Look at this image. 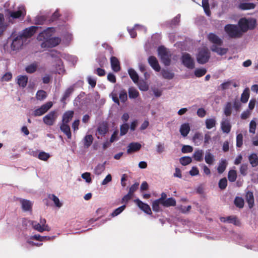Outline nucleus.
Returning a JSON list of instances; mask_svg holds the SVG:
<instances>
[{"label": "nucleus", "instance_id": "nucleus-1", "mask_svg": "<svg viewBox=\"0 0 258 258\" xmlns=\"http://www.w3.org/2000/svg\"><path fill=\"white\" fill-rule=\"evenodd\" d=\"M53 30V28H49L38 35L37 40L41 42V48L47 49L55 47L60 43L61 40L59 38H51Z\"/></svg>", "mask_w": 258, "mask_h": 258}, {"label": "nucleus", "instance_id": "nucleus-2", "mask_svg": "<svg viewBox=\"0 0 258 258\" xmlns=\"http://www.w3.org/2000/svg\"><path fill=\"white\" fill-rule=\"evenodd\" d=\"M226 34L231 38H237L242 36L243 33L240 27L233 24H227L224 27Z\"/></svg>", "mask_w": 258, "mask_h": 258}, {"label": "nucleus", "instance_id": "nucleus-3", "mask_svg": "<svg viewBox=\"0 0 258 258\" xmlns=\"http://www.w3.org/2000/svg\"><path fill=\"white\" fill-rule=\"evenodd\" d=\"M238 26L243 33L249 29H254L256 25V21L254 18H242L238 22Z\"/></svg>", "mask_w": 258, "mask_h": 258}, {"label": "nucleus", "instance_id": "nucleus-4", "mask_svg": "<svg viewBox=\"0 0 258 258\" xmlns=\"http://www.w3.org/2000/svg\"><path fill=\"white\" fill-rule=\"evenodd\" d=\"M210 58V52L208 49L204 47L199 49L197 56V61L199 63L204 64L207 62Z\"/></svg>", "mask_w": 258, "mask_h": 258}, {"label": "nucleus", "instance_id": "nucleus-5", "mask_svg": "<svg viewBox=\"0 0 258 258\" xmlns=\"http://www.w3.org/2000/svg\"><path fill=\"white\" fill-rule=\"evenodd\" d=\"M32 227L38 232H42L44 231H49L50 228L48 225L46 224V220L44 219H41L39 223L33 221L31 222Z\"/></svg>", "mask_w": 258, "mask_h": 258}, {"label": "nucleus", "instance_id": "nucleus-6", "mask_svg": "<svg viewBox=\"0 0 258 258\" xmlns=\"http://www.w3.org/2000/svg\"><path fill=\"white\" fill-rule=\"evenodd\" d=\"M158 55L160 57L162 62L168 66L170 61V54L168 50L163 46L159 47L158 48Z\"/></svg>", "mask_w": 258, "mask_h": 258}, {"label": "nucleus", "instance_id": "nucleus-7", "mask_svg": "<svg viewBox=\"0 0 258 258\" xmlns=\"http://www.w3.org/2000/svg\"><path fill=\"white\" fill-rule=\"evenodd\" d=\"M181 61L182 64L189 69L195 68V61L191 55L187 53H184L182 55Z\"/></svg>", "mask_w": 258, "mask_h": 258}, {"label": "nucleus", "instance_id": "nucleus-8", "mask_svg": "<svg viewBox=\"0 0 258 258\" xmlns=\"http://www.w3.org/2000/svg\"><path fill=\"white\" fill-rule=\"evenodd\" d=\"M52 106L51 102H48L36 108L33 111L32 115L34 116H41L46 113Z\"/></svg>", "mask_w": 258, "mask_h": 258}, {"label": "nucleus", "instance_id": "nucleus-9", "mask_svg": "<svg viewBox=\"0 0 258 258\" xmlns=\"http://www.w3.org/2000/svg\"><path fill=\"white\" fill-rule=\"evenodd\" d=\"M57 117V112L55 111L50 112L43 118V121L47 125H52Z\"/></svg>", "mask_w": 258, "mask_h": 258}, {"label": "nucleus", "instance_id": "nucleus-10", "mask_svg": "<svg viewBox=\"0 0 258 258\" xmlns=\"http://www.w3.org/2000/svg\"><path fill=\"white\" fill-rule=\"evenodd\" d=\"M23 37L20 35L18 36L11 43V49L14 51L19 50L23 45Z\"/></svg>", "mask_w": 258, "mask_h": 258}, {"label": "nucleus", "instance_id": "nucleus-11", "mask_svg": "<svg viewBox=\"0 0 258 258\" xmlns=\"http://www.w3.org/2000/svg\"><path fill=\"white\" fill-rule=\"evenodd\" d=\"M207 38L211 43L220 46L223 44L222 39L214 33H209L207 36Z\"/></svg>", "mask_w": 258, "mask_h": 258}, {"label": "nucleus", "instance_id": "nucleus-12", "mask_svg": "<svg viewBox=\"0 0 258 258\" xmlns=\"http://www.w3.org/2000/svg\"><path fill=\"white\" fill-rule=\"evenodd\" d=\"M134 202L138 205V207L145 213L149 215L152 214L151 208L147 204L142 202L139 199L135 200Z\"/></svg>", "mask_w": 258, "mask_h": 258}, {"label": "nucleus", "instance_id": "nucleus-13", "mask_svg": "<svg viewBox=\"0 0 258 258\" xmlns=\"http://www.w3.org/2000/svg\"><path fill=\"white\" fill-rule=\"evenodd\" d=\"M38 27L35 26H31L28 28H26L23 30L22 34L20 35L23 37V39L31 37L36 31Z\"/></svg>", "mask_w": 258, "mask_h": 258}, {"label": "nucleus", "instance_id": "nucleus-14", "mask_svg": "<svg viewBox=\"0 0 258 258\" xmlns=\"http://www.w3.org/2000/svg\"><path fill=\"white\" fill-rule=\"evenodd\" d=\"M26 14L24 7L20 6L18 8V10L16 12H10L9 15L13 18H18L21 16H24Z\"/></svg>", "mask_w": 258, "mask_h": 258}, {"label": "nucleus", "instance_id": "nucleus-15", "mask_svg": "<svg viewBox=\"0 0 258 258\" xmlns=\"http://www.w3.org/2000/svg\"><path fill=\"white\" fill-rule=\"evenodd\" d=\"M231 124L229 120L223 119L221 122V128L224 133L228 134L231 130Z\"/></svg>", "mask_w": 258, "mask_h": 258}, {"label": "nucleus", "instance_id": "nucleus-16", "mask_svg": "<svg viewBox=\"0 0 258 258\" xmlns=\"http://www.w3.org/2000/svg\"><path fill=\"white\" fill-rule=\"evenodd\" d=\"M213 52H216L219 55H223L226 54L228 51L227 48L221 47L217 45H213L211 48Z\"/></svg>", "mask_w": 258, "mask_h": 258}, {"label": "nucleus", "instance_id": "nucleus-17", "mask_svg": "<svg viewBox=\"0 0 258 258\" xmlns=\"http://www.w3.org/2000/svg\"><path fill=\"white\" fill-rule=\"evenodd\" d=\"M141 148V145L139 143H132L127 146V152L131 154L139 151Z\"/></svg>", "mask_w": 258, "mask_h": 258}, {"label": "nucleus", "instance_id": "nucleus-18", "mask_svg": "<svg viewBox=\"0 0 258 258\" xmlns=\"http://www.w3.org/2000/svg\"><path fill=\"white\" fill-rule=\"evenodd\" d=\"M148 62L151 67L156 71L159 72L160 70V67L158 64L156 58L154 56H150L148 58Z\"/></svg>", "mask_w": 258, "mask_h": 258}, {"label": "nucleus", "instance_id": "nucleus-19", "mask_svg": "<svg viewBox=\"0 0 258 258\" xmlns=\"http://www.w3.org/2000/svg\"><path fill=\"white\" fill-rule=\"evenodd\" d=\"M105 164L106 162L98 164L93 169L94 174L98 176L101 174L105 169Z\"/></svg>", "mask_w": 258, "mask_h": 258}, {"label": "nucleus", "instance_id": "nucleus-20", "mask_svg": "<svg viewBox=\"0 0 258 258\" xmlns=\"http://www.w3.org/2000/svg\"><path fill=\"white\" fill-rule=\"evenodd\" d=\"M110 62L112 69L114 72H118L120 69V67L119 61L118 59L114 56H112L110 58Z\"/></svg>", "mask_w": 258, "mask_h": 258}, {"label": "nucleus", "instance_id": "nucleus-21", "mask_svg": "<svg viewBox=\"0 0 258 258\" xmlns=\"http://www.w3.org/2000/svg\"><path fill=\"white\" fill-rule=\"evenodd\" d=\"M138 30L140 31H143L144 33L146 32L147 29L145 27L143 26L139 25H136L134 28L132 29H128V32L132 38H134L136 36V34L134 32V30Z\"/></svg>", "mask_w": 258, "mask_h": 258}, {"label": "nucleus", "instance_id": "nucleus-22", "mask_svg": "<svg viewBox=\"0 0 258 258\" xmlns=\"http://www.w3.org/2000/svg\"><path fill=\"white\" fill-rule=\"evenodd\" d=\"M20 202L21 204L22 208L24 211H29L31 210L32 203L30 201L25 199H20Z\"/></svg>", "mask_w": 258, "mask_h": 258}, {"label": "nucleus", "instance_id": "nucleus-23", "mask_svg": "<svg viewBox=\"0 0 258 258\" xmlns=\"http://www.w3.org/2000/svg\"><path fill=\"white\" fill-rule=\"evenodd\" d=\"M60 130L64 133L69 139H71L72 137L70 127L68 125V123H65L62 122L60 126Z\"/></svg>", "mask_w": 258, "mask_h": 258}, {"label": "nucleus", "instance_id": "nucleus-24", "mask_svg": "<svg viewBox=\"0 0 258 258\" xmlns=\"http://www.w3.org/2000/svg\"><path fill=\"white\" fill-rule=\"evenodd\" d=\"M61 56L72 64H75L78 60L77 57L76 56L70 55L69 54L63 53L61 55Z\"/></svg>", "mask_w": 258, "mask_h": 258}, {"label": "nucleus", "instance_id": "nucleus-25", "mask_svg": "<svg viewBox=\"0 0 258 258\" xmlns=\"http://www.w3.org/2000/svg\"><path fill=\"white\" fill-rule=\"evenodd\" d=\"M73 115V111H68L66 112L62 116V122L68 123L70 122V121L72 119Z\"/></svg>", "mask_w": 258, "mask_h": 258}, {"label": "nucleus", "instance_id": "nucleus-26", "mask_svg": "<svg viewBox=\"0 0 258 258\" xmlns=\"http://www.w3.org/2000/svg\"><path fill=\"white\" fill-rule=\"evenodd\" d=\"M180 133L183 137H186L190 131V126L188 123L182 124L180 128Z\"/></svg>", "mask_w": 258, "mask_h": 258}, {"label": "nucleus", "instance_id": "nucleus-27", "mask_svg": "<svg viewBox=\"0 0 258 258\" xmlns=\"http://www.w3.org/2000/svg\"><path fill=\"white\" fill-rule=\"evenodd\" d=\"M176 201L173 198L166 199L161 203V205L164 207H168L170 206H174L176 205Z\"/></svg>", "mask_w": 258, "mask_h": 258}, {"label": "nucleus", "instance_id": "nucleus-28", "mask_svg": "<svg viewBox=\"0 0 258 258\" xmlns=\"http://www.w3.org/2000/svg\"><path fill=\"white\" fill-rule=\"evenodd\" d=\"M255 7V5L251 3H241L238 6V8L242 10H248L253 9Z\"/></svg>", "mask_w": 258, "mask_h": 258}, {"label": "nucleus", "instance_id": "nucleus-29", "mask_svg": "<svg viewBox=\"0 0 258 258\" xmlns=\"http://www.w3.org/2000/svg\"><path fill=\"white\" fill-rule=\"evenodd\" d=\"M227 165V162L226 160L222 159L218 164L217 171L219 174L222 173L225 170Z\"/></svg>", "mask_w": 258, "mask_h": 258}, {"label": "nucleus", "instance_id": "nucleus-30", "mask_svg": "<svg viewBox=\"0 0 258 258\" xmlns=\"http://www.w3.org/2000/svg\"><path fill=\"white\" fill-rule=\"evenodd\" d=\"M245 199L246 202L248 204L249 208H252L254 204V198L252 192L250 191L247 192L245 196Z\"/></svg>", "mask_w": 258, "mask_h": 258}, {"label": "nucleus", "instance_id": "nucleus-31", "mask_svg": "<svg viewBox=\"0 0 258 258\" xmlns=\"http://www.w3.org/2000/svg\"><path fill=\"white\" fill-rule=\"evenodd\" d=\"M18 84L20 87H25L28 82V77L26 76H19L18 77Z\"/></svg>", "mask_w": 258, "mask_h": 258}, {"label": "nucleus", "instance_id": "nucleus-32", "mask_svg": "<svg viewBox=\"0 0 258 258\" xmlns=\"http://www.w3.org/2000/svg\"><path fill=\"white\" fill-rule=\"evenodd\" d=\"M205 124L206 128L208 130L211 129L215 127L216 124V120L215 118H207L205 120Z\"/></svg>", "mask_w": 258, "mask_h": 258}, {"label": "nucleus", "instance_id": "nucleus-33", "mask_svg": "<svg viewBox=\"0 0 258 258\" xmlns=\"http://www.w3.org/2000/svg\"><path fill=\"white\" fill-rule=\"evenodd\" d=\"M93 138L91 135H86L83 139L84 147L86 148L89 147L92 144Z\"/></svg>", "mask_w": 258, "mask_h": 258}, {"label": "nucleus", "instance_id": "nucleus-34", "mask_svg": "<svg viewBox=\"0 0 258 258\" xmlns=\"http://www.w3.org/2000/svg\"><path fill=\"white\" fill-rule=\"evenodd\" d=\"M250 164L252 167H255L258 165V157L255 154H251L248 157Z\"/></svg>", "mask_w": 258, "mask_h": 258}, {"label": "nucleus", "instance_id": "nucleus-35", "mask_svg": "<svg viewBox=\"0 0 258 258\" xmlns=\"http://www.w3.org/2000/svg\"><path fill=\"white\" fill-rule=\"evenodd\" d=\"M205 160V162L209 165L213 164L215 161L213 155H212L209 151H206Z\"/></svg>", "mask_w": 258, "mask_h": 258}, {"label": "nucleus", "instance_id": "nucleus-36", "mask_svg": "<svg viewBox=\"0 0 258 258\" xmlns=\"http://www.w3.org/2000/svg\"><path fill=\"white\" fill-rule=\"evenodd\" d=\"M203 151L202 150H197L193 154V157L197 161H201L203 158Z\"/></svg>", "mask_w": 258, "mask_h": 258}, {"label": "nucleus", "instance_id": "nucleus-37", "mask_svg": "<svg viewBox=\"0 0 258 258\" xmlns=\"http://www.w3.org/2000/svg\"><path fill=\"white\" fill-rule=\"evenodd\" d=\"M128 73L134 83H137L139 80V76L137 72L133 69H129Z\"/></svg>", "mask_w": 258, "mask_h": 258}, {"label": "nucleus", "instance_id": "nucleus-38", "mask_svg": "<svg viewBox=\"0 0 258 258\" xmlns=\"http://www.w3.org/2000/svg\"><path fill=\"white\" fill-rule=\"evenodd\" d=\"M202 140V135L200 133H196L193 138L192 140L195 143V144L197 146H199L201 144V141Z\"/></svg>", "mask_w": 258, "mask_h": 258}, {"label": "nucleus", "instance_id": "nucleus-39", "mask_svg": "<svg viewBox=\"0 0 258 258\" xmlns=\"http://www.w3.org/2000/svg\"><path fill=\"white\" fill-rule=\"evenodd\" d=\"M160 205H161V202L158 199L154 201L152 204L153 210L156 212L161 211Z\"/></svg>", "mask_w": 258, "mask_h": 258}, {"label": "nucleus", "instance_id": "nucleus-40", "mask_svg": "<svg viewBox=\"0 0 258 258\" xmlns=\"http://www.w3.org/2000/svg\"><path fill=\"white\" fill-rule=\"evenodd\" d=\"M139 93L137 89L134 88H130L128 89V95L130 98H136L138 97Z\"/></svg>", "mask_w": 258, "mask_h": 258}, {"label": "nucleus", "instance_id": "nucleus-41", "mask_svg": "<svg viewBox=\"0 0 258 258\" xmlns=\"http://www.w3.org/2000/svg\"><path fill=\"white\" fill-rule=\"evenodd\" d=\"M49 198L53 202L56 207L60 208L62 206V203L60 202L59 199L54 195H50Z\"/></svg>", "mask_w": 258, "mask_h": 258}, {"label": "nucleus", "instance_id": "nucleus-42", "mask_svg": "<svg viewBox=\"0 0 258 258\" xmlns=\"http://www.w3.org/2000/svg\"><path fill=\"white\" fill-rule=\"evenodd\" d=\"M98 133L101 135H104L107 132V126L106 124H100L97 128Z\"/></svg>", "mask_w": 258, "mask_h": 258}, {"label": "nucleus", "instance_id": "nucleus-43", "mask_svg": "<svg viewBox=\"0 0 258 258\" xmlns=\"http://www.w3.org/2000/svg\"><path fill=\"white\" fill-rule=\"evenodd\" d=\"M249 89L246 88L241 96V101L243 103H246L249 98Z\"/></svg>", "mask_w": 258, "mask_h": 258}, {"label": "nucleus", "instance_id": "nucleus-44", "mask_svg": "<svg viewBox=\"0 0 258 258\" xmlns=\"http://www.w3.org/2000/svg\"><path fill=\"white\" fill-rule=\"evenodd\" d=\"M237 178V173L235 170H230L228 174V178L231 182H234Z\"/></svg>", "mask_w": 258, "mask_h": 258}, {"label": "nucleus", "instance_id": "nucleus-45", "mask_svg": "<svg viewBox=\"0 0 258 258\" xmlns=\"http://www.w3.org/2000/svg\"><path fill=\"white\" fill-rule=\"evenodd\" d=\"M202 7L206 15L209 16L211 13L209 9L208 0H202Z\"/></svg>", "mask_w": 258, "mask_h": 258}, {"label": "nucleus", "instance_id": "nucleus-46", "mask_svg": "<svg viewBox=\"0 0 258 258\" xmlns=\"http://www.w3.org/2000/svg\"><path fill=\"white\" fill-rule=\"evenodd\" d=\"M50 156L49 154L46 153L45 152H40L37 156V157L41 160H43L44 161H47L49 158Z\"/></svg>", "mask_w": 258, "mask_h": 258}, {"label": "nucleus", "instance_id": "nucleus-47", "mask_svg": "<svg viewBox=\"0 0 258 258\" xmlns=\"http://www.w3.org/2000/svg\"><path fill=\"white\" fill-rule=\"evenodd\" d=\"M162 75L164 79L170 80L174 77V74L166 70H163L162 72Z\"/></svg>", "mask_w": 258, "mask_h": 258}, {"label": "nucleus", "instance_id": "nucleus-48", "mask_svg": "<svg viewBox=\"0 0 258 258\" xmlns=\"http://www.w3.org/2000/svg\"><path fill=\"white\" fill-rule=\"evenodd\" d=\"M119 98L121 102H125L127 98L126 91L124 90H121L119 92Z\"/></svg>", "mask_w": 258, "mask_h": 258}, {"label": "nucleus", "instance_id": "nucleus-49", "mask_svg": "<svg viewBox=\"0 0 258 258\" xmlns=\"http://www.w3.org/2000/svg\"><path fill=\"white\" fill-rule=\"evenodd\" d=\"M37 68L36 63H32L27 66L25 70L28 73H33L36 71Z\"/></svg>", "mask_w": 258, "mask_h": 258}, {"label": "nucleus", "instance_id": "nucleus-50", "mask_svg": "<svg viewBox=\"0 0 258 258\" xmlns=\"http://www.w3.org/2000/svg\"><path fill=\"white\" fill-rule=\"evenodd\" d=\"M192 159L190 157H183L180 159V162L182 165H187L190 164Z\"/></svg>", "mask_w": 258, "mask_h": 258}, {"label": "nucleus", "instance_id": "nucleus-51", "mask_svg": "<svg viewBox=\"0 0 258 258\" xmlns=\"http://www.w3.org/2000/svg\"><path fill=\"white\" fill-rule=\"evenodd\" d=\"M110 96L115 103H116L117 105H119V100L118 98V93L116 90H113V92L110 94Z\"/></svg>", "mask_w": 258, "mask_h": 258}, {"label": "nucleus", "instance_id": "nucleus-52", "mask_svg": "<svg viewBox=\"0 0 258 258\" xmlns=\"http://www.w3.org/2000/svg\"><path fill=\"white\" fill-rule=\"evenodd\" d=\"M128 128H129V126L127 123H124V124H122L120 126V136H123V135H125L128 131Z\"/></svg>", "mask_w": 258, "mask_h": 258}, {"label": "nucleus", "instance_id": "nucleus-53", "mask_svg": "<svg viewBox=\"0 0 258 258\" xmlns=\"http://www.w3.org/2000/svg\"><path fill=\"white\" fill-rule=\"evenodd\" d=\"M206 70L205 69H197L195 71V75L197 77H201L204 76L206 73Z\"/></svg>", "mask_w": 258, "mask_h": 258}, {"label": "nucleus", "instance_id": "nucleus-54", "mask_svg": "<svg viewBox=\"0 0 258 258\" xmlns=\"http://www.w3.org/2000/svg\"><path fill=\"white\" fill-rule=\"evenodd\" d=\"M81 177L88 183H90L92 182L91 174L89 172H87L83 173L81 175Z\"/></svg>", "mask_w": 258, "mask_h": 258}, {"label": "nucleus", "instance_id": "nucleus-55", "mask_svg": "<svg viewBox=\"0 0 258 258\" xmlns=\"http://www.w3.org/2000/svg\"><path fill=\"white\" fill-rule=\"evenodd\" d=\"M12 78V75L10 73H7L4 74L2 78L0 79V81L1 82H8L11 80Z\"/></svg>", "mask_w": 258, "mask_h": 258}, {"label": "nucleus", "instance_id": "nucleus-56", "mask_svg": "<svg viewBox=\"0 0 258 258\" xmlns=\"http://www.w3.org/2000/svg\"><path fill=\"white\" fill-rule=\"evenodd\" d=\"M235 205L240 208H242L244 205L243 200L239 197H236L234 200Z\"/></svg>", "mask_w": 258, "mask_h": 258}, {"label": "nucleus", "instance_id": "nucleus-57", "mask_svg": "<svg viewBox=\"0 0 258 258\" xmlns=\"http://www.w3.org/2000/svg\"><path fill=\"white\" fill-rule=\"evenodd\" d=\"M231 109H232V107H231V103H227L224 108V114L226 116H228L231 114Z\"/></svg>", "mask_w": 258, "mask_h": 258}, {"label": "nucleus", "instance_id": "nucleus-58", "mask_svg": "<svg viewBox=\"0 0 258 258\" xmlns=\"http://www.w3.org/2000/svg\"><path fill=\"white\" fill-rule=\"evenodd\" d=\"M138 86L140 90L146 91L149 89V86L146 82L142 81L138 84Z\"/></svg>", "mask_w": 258, "mask_h": 258}, {"label": "nucleus", "instance_id": "nucleus-59", "mask_svg": "<svg viewBox=\"0 0 258 258\" xmlns=\"http://www.w3.org/2000/svg\"><path fill=\"white\" fill-rule=\"evenodd\" d=\"M46 97V92L43 90H39L36 93V98L38 100H43Z\"/></svg>", "mask_w": 258, "mask_h": 258}, {"label": "nucleus", "instance_id": "nucleus-60", "mask_svg": "<svg viewBox=\"0 0 258 258\" xmlns=\"http://www.w3.org/2000/svg\"><path fill=\"white\" fill-rule=\"evenodd\" d=\"M125 206H122L117 209H116L111 214L112 217H115L121 213L125 209Z\"/></svg>", "mask_w": 258, "mask_h": 258}, {"label": "nucleus", "instance_id": "nucleus-61", "mask_svg": "<svg viewBox=\"0 0 258 258\" xmlns=\"http://www.w3.org/2000/svg\"><path fill=\"white\" fill-rule=\"evenodd\" d=\"M227 222L233 223L234 225H239V222L235 217L229 216L226 217Z\"/></svg>", "mask_w": 258, "mask_h": 258}, {"label": "nucleus", "instance_id": "nucleus-62", "mask_svg": "<svg viewBox=\"0 0 258 258\" xmlns=\"http://www.w3.org/2000/svg\"><path fill=\"white\" fill-rule=\"evenodd\" d=\"M219 187L221 189H224L227 185V180L226 178H222L219 182Z\"/></svg>", "mask_w": 258, "mask_h": 258}, {"label": "nucleus", "instance_id": "nucleus-63", "mask_svg": "<svg viewBox=\"0 0 258 258\" xmlns=\"http://www.w3.org/2000/svg\"><path fill=\"white\" fill-rule=\"evenodd\" d=\"M112 180V176L110 174H108L101 182L102 185H105Z\"/></svg>", "mask_w": 258, "mask_h": 258}, {"label": "nucleus", "instance_id": "nucleus-64", "mask_svg": "<svg viewBox=\"0 0 258 258\" xmlns=\"http://www.w3.org/2000/svg\"><path fill=\"white\" fill-rule=\"evenodd\" d=\"M243 136L242 134H239L236 137V146L238 147H240L242 145Z\"/></svg>", "mask_w": 258, "mask_h": 258}]
</instances>
